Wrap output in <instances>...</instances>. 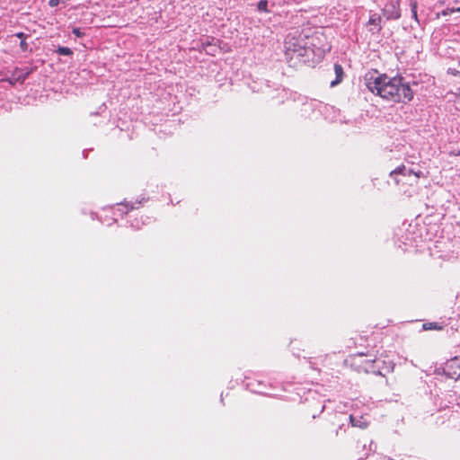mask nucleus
I'll use <instances>...</instances> for the list:
<instances>
[{"label": "nucleus", "mask_w": 460, "mask_h": 460, "mask_svg": "<svg viewBox=\"0 0 460 460\" xmlns=\"http://www.w3.org/2000/svg\"><path fill=\"white\" fill-rule=\"evenodd\" d=\"M364 356V353L349 355L345 359V364L354 367L358 372H376V369L380 372V367L375 366L378 360L376 358L363 360L362 358Z\"/></svg>", "instance_id": "nucleus-2"}, {"label": "nucleus", "mask_w": 460, "mask_h": 460, "mask_svg": "<svg viewBox=\"0 0 460 460\" xmlns=\"http://www.w3.org/2000/svg\"><path fill=\"white\" fill-rule=\"evenodd\" d=\"M258 11L264 12V13H270V10L268 9V1L267 0H261L257 4Z\"/></svg>", "instance_id": "nucleus-15"}, {"label": "nucleus", "mask_w": 460, "mask_h": 460, "mask_svg": "<svg viewBox=\"0 0 460 460\" xmlns=\"http://www.w3.org/2000/svg\"><path fill=\"white\" fill-rule=\"evenodd\" d=\"M422 329L425 330V331H432V330L442 331L443 330V325H441L440 323H436V322L425 323L422 325Z\"/></svg>", "instance_id": "nucleus-12"}, {"label": "nucleus", "mask_w": 460, "mask_h": 460, "mask_svg": "<svg viewBox=\"0 0 460 460\" xmlns=\"http://www.w3.org/2000/svg\"><path fill=\"white\" fill-rule=\"evenodd\" d=\"M410 6H411V11L412 18L417 22H419L418 13H417V8H418V2H417V0H410Z\"/></svg>", "instance_id": "nucleus-13"}, {"label": "nucleus", "mask_w": 460, "mask_h": 460, "mask_svg": "<svg viewBox=\"0 0 460 460\" xmlns=\"http://www.w3.org/2000/svg\"><path fill=\"white\" fill-rule=\"evenodd\" d=\"M289 51L288 52V58L294 66L307 62L312 53V49L305 46H298L297 50L289 49Z\"/></svg>", "instance_id": "nucleus-3"}, {"label": "nucleus", "mask_w": 460, "mask_h": 460, "mask_svg": "<svg viewBox=\"0 0 460 460\" xmlns=\"http://www.w3.org/2000/svg\"><path fill=\"white\" fill-rule=\"evenodd\" d=\"M392 367H393V366H392V362H390L389 366H388V367H386L385 368H386V370H388L389 368H392Z\"/></svg>", "instance_id": "nucleus-24"}, {"label": "nucleus", "mask_w": 460, "mask_h": 460, "mask_svg": "<svg viewBox=\"0 0 460 460\" xmlns=\"http://www.w3.org/2000/svg\"><path fill=\"white\" fill-rule=\"evenodd\" d=\"M381 22L382 19L380 15L373 14L368 20V24L373 25L375 29H376L379 31L381 30Z\"/></svg>", "instance_id": "nucleus-11"}, {"label": "nucleus", "mask_w": 460, "mask_h": 460, "mask_svg": "<svg viewBox=\"0 0 460 460\" xmlns=\"http://www.w3.org/2000/svg\"><path fill=\"white\" fill-rule=\"evenodd\" d=\"M210 47L217 48V41H215V39H212L211 41L202 42L200 51H205L208 55L215 56L214 52L208 50Z\"/></svg>", "instance_id": "nucleus-10"}, {"label": "nucleus", "mask_w": 460, "mask_h": 460, "mask_svg": "<svg viewBox=\"0 0 460 460\" xmlns=\"http://www.w3.org/2000/svg\"><path fill=\"white\" fill-rule=\"evenodd\" d=\"M455 13V8H446L445 10H443L441 13H438L436 14L437 18H439L440 15L442 16H447V15H449V14H452Z\"/></svg>", "instance_id": "nucleus-16"}, {"label": "nucleus", "mask_w": 460, "mask_h": 460, "mask_svg": "<svg viewBox=\"0 0 460 460\" xmlns=\"http://www.w3.org/2000/svg\"><path fill=\"white\" fill-rule=\"evenodd\" d=\"M30 74V71H27L25 73H23L21 69L19 68H16L13 73V78L16 81V82H20V83H22L26 78L27 76L29 75Z\"/></svg>", "instance_id": "nucleus-9"}, {"label": "nucleus", "mask_w": 460, "mask_h": 460, "mask_svg": "<svg viewBox=\"0 0 460 460\" xmlns=\"http://www.w3.org/2000/svg\"><path fill=\"white\" fill-rule=\"evenodd\" d=\"M72 32L78 38L84 36V32L80 28H73Z\"/></svg>", "instance_id": "nucleus-18"}, {"label": "nucleus", "mask_w": 460, "mask_h": 460, "mask_svg": "<svg viewBox=\"0 0 460 460\" xmlns=\"http://www.w3.org/2000/svg\"><path fill=\"white\" fill-rule=\"evenodd\" d=\"M20 48L22 51H26L28 49V44L25 41V40H21L20 42Z\"/></svg>", "instance_id": "nucleus-20"}, {"label": "nucleus", "mask_w": 460, "mask_h": 460, "mask_svg": "<svg viewBox=\"0 0 460 460\" xmlns=\"http://www.w3.org/2000/svg\"><path fill=\"white\" fill-rule=\"evenodd\" d=\"M298 46H302L298 40H296L294 37L288 38V40L286 41V46H285V48H286V55L288 56V52H290L289 49H292L294 50H297Z\"/></svg>", "instance_id": "nucleus-8"}, {"label": "nucleus", "mask_w": 460, "mask_h": 460, "mask_svg": "<svg viewBox=\"0 0 460 460\" xmlns=\"http://www.w3.org/2000/svg\"><path fill=\"white\" fill-rule=\"evenodd\" d=\"M59 3H60V0H49V5L50 7H56V6H58L59 4Z\"/></svg>", "instance_id": "nucleus-21"}, {"label": "nucleus", "mask_w": 460, "mask_h": 460, "mask_svg": "<svg viewBox=\"0 0 460 460\" xmlns=\"http://www.w3.org/2000/svg\"><path fill=\"white\" fill-rule=\"evenodd\" d=\"M413 174L417 179H420V177H423V173L421 171L414 172L412 169L406 170V167L404 164H401L398 167H396L394 170L391 171L389 173V176L394 179V183L399 186L403 184L402 181L398 178V175L402 176H410Z\"/></svg>", "instance_id": "nucleus-4"}, {"label": "nucleus", "mask_w": 460, "mask_h": 460, "mask_svg": "<svg viewBox=\"0 0 460 460\" xmlns=\"http://www.w3.org/2000/svg\"><path fill=\"white\" fill-rule=\"evenodd\" d=\"M57 53L61 56H72L73 55V51L71 50V49H69L67 47H58L57 49Z\"/></svg>", "instance_id": "nucleus-14"}, {"label": "nucleus", "mask_w": 460, "mask_h": 460, "mask_svg": "<svg viewBox=\"0 0 460 460\" xmlns=\"http://www.w3.org/2000/svg\"><path fill=\"white\" fill-rule=\"evenodd\" d=\"M455 102L457 105H460V87L457 89V92L455 93Z\"/></svg>", "instance_id": "nucleus-19"}, {"label": "nucleus", "mask_w": 460, "mask_h": 460, "mask_svg": "<svg viewBox=\"0 0 460 460\" xmlns=\"http://www.w3.org/2000/svg\"><path fill=\"white\" fill-rule=\"evenodd\" d=\"M17 38L21 39V40H25L26 36L23 32H18L15 34Z\"/></svg>", "instance_id": "nucleus-22"}, {"label": "nucleus", "mask_w": 460, "mask_h": 460, "mask_svg": "<svg viewBox=\"0 0 460 460\" xmlns=\"http://www.w3.org/2000/svg\"><path fill=\"white\" fill-rule=\"evenodd\" d=\"M349 421L353 427L360 428V429H366L369 421L367 418L364 416H360L358 419L356 418L354 415H349Z\"/></svg>", "instance_id": "nucleus-6"}, {"label": "nucleus", "mask_w": 460, "mask_h": 460, "mask_svg": "<svg viewBox=\"0 0 460 460\" xmlns=\"http://www.w3.org/2000/svg\"><path fill=\"white\" fill-rule=\"evenodd\" d=\"M459 12L460 13V7L455 8V13Z\"/></svg>", "instance_id": "nucleus-26"}, {"label": "nucleus", "mask_w": 460, "mask_h": 460, "mask_svg": "<svg viewBox=\"0 0 460 460\" xmlns=\"http://www.w3.org/2000/svg\"><path fill=\"white\" fill-rule=\"evenodd\" d=\"M364 78L367 88L386 102L407 103L413 99L412 89L402 76H389L374 70L367 73Z\"/></svg>", "instance_id": "nucleus-1"}, {"label": "nucleus", "mask_w": 460, "mask_h": 460, "mask_svg": "<svg viewBox=\"0 0 460 460\" xmlns=\"http://www.w3.org/2000/svg\"><path fill=\"white\" fill-rule=\"evenodd\" d=\"M208 50H209V51H211V52H214L215 54L217 53V48L210 47V48L208 49Z\"/></svg>", "instance_id": "nucleus-23"}, {"label": "nucleus", "mask_w": 460, "mask_h": 460, "mask_svg": "<svg viewBox=\"0 0 460 460\" xmlns=\"http://www.w3.org/2000/svg\"><path fill=\"white\" fill-rule=\"evenodd\" d=\"M454 155H460V150L457 151L456 153H454Z\"/></svg>", "instance_id": "nucleus-27"}, {"label": "nucleus", "mask_w": 460, "mask_h": 460, "mask_svg": "<svg viewBox=\"0 0 460 460\" xmlns=\"http://www.w3.org/2000/svg\"><path fill=\"white\" fill-rule=\"evenodd\" d=\"M383 15L387 20H397L401 17L400 0H391L382 9Z\"/></svg>", "instance_id": "nucleus-5"}, {"label": "nucleus", "mask_w": 460, "mask_h": 460, "mask_svg": "<svg viewBox=\"0 0 460 460\" xmlns=\"http://www.w3.org/2000/svg\"><path fill=\"white\" fill-rule=\"evenodd\" d=\"M334 72H335V75H336V78L334 81H332L331 83V86L333 87L335 85H337L338 84H340L342 79H343V68L341 66V65L340 64H335L334 65Z\"/></svg>", "instance_id": "nucleus-7"}, {"label": "nucleus", "mask_w": 460, "mask_h": 460, "mask_svg": "<svg viewBox=\"0 0 460 460\" xmlns=\"http://www.w3.org/2000/svg\"><path fill=\"white\" fill-rule=\"evenodd\" d=\"M222 43L223 42L221 40H217V48H220L224 52L231 51V49L227 44L224 43L223 46H221Z\"/></svg>", "instance_id": "nucleus-17"}, {"label": "nucleus", "mask_w": 460, "mask_h": 460, "mask_svg": "<svg viewBox=\"0 0 460 460\" xmlns=\"http://www.w3.org/2000/svg\"><path fill=\"white\" fill-rule=\"evenodd\" d=\"M452 74H453V75H458V74H459V71H453V73H452Z\"/></svg>", "instance_id": "nucleus-25"}]
</instances>
